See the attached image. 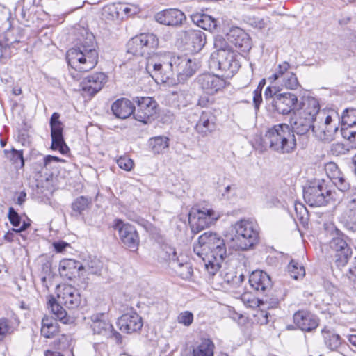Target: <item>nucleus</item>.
Segmentation results:
<instances>
[{"mask_svg":"<svg viewBox=\"0 0 356 356\" xmlns=\"http://www.w3.org/2000/svg\"><path fill=\"white\" fill-rule=\"evenodd\" d=\"M194 252L202 259L206 270L214 275L227 256L224 240L216 233L205 232L198 238L193 247Z\"/></svg>","mask_w":356,"mask_h":356,"instance_id":"f257e3e1","label":"nucleus"},{"mask_svg":"<svg viewBox=\"0 0 356 356\" xmlns=\"http://www.w3.org/2000/svg\"><path fill=\"white\" fill-rule=\"evenodd\" d=\"M266 147L282 154H291L296 149V140L289 125L285 123L275 124L268 128L263 138Z\"/></svg>","mask_w":356,"mask_h":356,"instance_id":"f03ea898","label":"nucleus"},{"mask_svg":"<svg viewBox=\"0 0 356 356\" xmlns=\"http://www.w3.org/2000/svg\"><path fill=\"white\" fill-rule=\"evenodd\" d=\"M232 241L237 250H247L259 241L258 227L252 221L242 219L232 226Z\"/></svg>","mask_w":356,"mask_h":356,"instance_id":"7ed1b4c3","label":"nucleus"},{"mask_svg":"<svg viewBox=\"0 0 356 356\" xmlns=\"http://www.w3.org/2000/svg\"><path fill=\"white\" fill-rule=\"evenodd\" d=\"M241 55L228 47H220L211 54L209 66L220 70L223 76L232 78L239 70Z\"/></svg>","mask_w":356,"mask_h":356,"instance_id":"20e7f679","label":"nucleus"},{"mask_svg":"<svg viewBox=\"0 0 356 356\" xmlns=\"http://www.w3.org/2000/svg\"><path fill=\"white\" fill-rule=\"evenodd\" d=\"M92 46H76L67 51L68 65L79 72H88L98 63V51Z\"/></svg>","mask_w":356,"mask_h":356,"instance_id":"39448f33","label":"nucleus"},{"mask_svg":"<svg viewBox=\"0 0 356 356\" xmlns=\"http://www.w3.org/2000/svg\"><path fill=\"white\" fill-rule=\"evenodd\" d=\"M334 193L324 179H316L304 191V199L311 207H321L334 200Z\"/></svg>","mask_w":356,"mask_h":356,"instance_id":"423d86ee","label":"nucleus"},{"mask_svg":"<svg viewBox=\"0 0 356 356\" xmlns=\"http://www.w3.org/2000/svg\"><path fill=\"white\" fill-rule=\"evenodd\" d=\"M318 118L321 122L313 126L312 132L318 140L323 142L332 141L339 129V122L333 119L331 115H325V113H321Z\"/></svg>","mask_w":356,"mask_h":356,"instance_id":"0eeeda50","label":"nucleus"},{"mask_svg":"<svg viewBox=\"0 0 356 356\" xmlns=\"http://www.w3.org/2000/svg\"><path fill=\"white\" fill-rule=\"evenodd\" d=\"M134 102L137 108L134 113V118L143 124H149L154 120L156 114L157 103L149 97H136Z\"/></svg>","mask_w":356,"mask_h":356,"instance_id":"6e6552de","label":"nucleus"},{"mask_svg":"<svg viewBox=\"0 0 356 356\" xmlns=\"http://www.w3.org/2000/svg\"><path fill=\"white\" fill-rule=\"evenodd\" d=\"M174 74L176 73L179 83H184L195 74L197 65L195 60L187 56H174L170 58Z\"/></svg>","mask_w":356,"mask_h":356,"instance_id":"1a4fd4ad","label":"nucleus"},{"mask_svg":"<svg viewBox=\"0 0 356 356\" xmlns=\"http://www.w3.org/2000/svg\"><path fill=\"white\" fill-rule=\"evenodd\" d=\"M330 248L335 252V262L338 266H343L351 256L352 251L347 243L344 234L335 229L334 235L330 241Z\"/></svg>","mask_w":356,"mask_h":356,"instance_id":"9d476101","label":"nucleus"},{"mask_svg":"<svg viewBox=\"0 0 356 356\" xmlns=\"http://www.w3.org/2000/svg\"><path fill=\"white\" fill-rule=\"evenodd\" d=\"M90 327L95 334L100 335L106 339H113L117 343L122 342V336L114 330L111 324L105 318V314L103 313L95 314L91 316Z\"/></svg>","mask_w":356,"mask_h":356,"instance_id":"9b49d317","label":"nucleus"},{"mask_svg":"<svg viewBox=\"0 0 356 356\" xmlns=\"http://www.w3.org/2000/svg\"><path fill=\"white\" fill-rule=\"evenodd\" d=\"M60 116L58 113L54 112L50 118L51 149L52 150H58L62 154H66L70 151V149L64 140L63 134L64 126L59 120Z\"/></svg>","mask_w":356,"mask_h":356,"instance_id":"f8f14e48","label":"nucleus"},{"mask_svg":"<svg viewBox=\"0 0 356 356\" xmlns=\"http://www.w3.org/2000/svg\"><path fill=\"white\" fill-rule=\"evenodd\" d=\"M220 217L219 212L212 209L203 207L192 211L189 213V221L193 229H204L214 224Z\"/></svg>","mask_w":356,"mask_h":356,"instance_id":"ddd939ff","label":"nucleus"},{"mask_svg":"<svg viewBox=\"0 0 356 356\" xmlns=\"http://www.w3.org/2000/svg\"><path fill=\"white\" fill-rule=\"evenodd\" d=\"M113 228L118 232L120 240L127 247L133 250H137L140 239L134 226L117 219L115 220Z\"/></svg>","mask_w":356,"mask_h":356,"instance_id":"4468645a","label":"nucleus"},{"mask_svg":"<svg viewBox=\"0 0 356 356\" xmlns=\"http://www.w3.org/2000/svg\"><path fill=\"white\" fill-rule=\"evenodd\" d=\"M196 80L203 92L209 95L218 93L227 86L225 79L210 73L200 74Z\"/></svg>","mask_w":356,"mask_h":356,"instance_id":"2eb2a0df","label":"nucleus"},{"mask_svg":"<svg viewBox=\"0 0 356 356\" xmlns=\"http://www.w3.org/2000/svg\"><path fill=\"white\" fill-rule=\"evenodd\" d=\"M341 134L353 145H356V109H346L341 115Z\"/></svg>","mask_w":356,"mask_h":356,"instance_id":"dca6fc26","label":"nucleus"},{"mask_svg":"<svg viewBox=\"0 0 356 356\" xmlns=\"http://www.w3.org/2000/svg\"><path fill=\"white\" fill-rule=\"evenodd\" d=\"M107 82V76L103 72H97L84 77L80 83L83 92L89 96H94L99 92Z\"/></svg>","mask_w":356,"mask_h":356,"instance_id":"f3484780","label":"nucleus"},{"mask_svg":"<svg viewBox=\"0 0 356 356\" xmlns=\"http://www.w3.org/2000/svg\"><path fill=\"white\" fill-rule=\"evenodd\" d=\"M147 70L150 73L151 76L156 81L162 83L170 82L173 78L174 72L172 65H170V60L163 63H154L152 60H149L147 65Z\"/></svg>","mask_w":356,"mask_h":356,"instance_id":"a211bd4d","label":"nucleus"},{"mask_svg":"<svg viewBox=\"0 0 356 356\" xmlns=\"http://www.w3.org/2000/svg\"><path fill=\"white\" fill-rule=\"evenodd\" d=\"M297 103L296 95L291 92L278 93L271 102L274 110L282 115L290 113Z\"/></svg>","mask_w":356,"mask_h":356,"instance_id":"6ab92c4d","label":"nucleus"},{"mask_svg":"<svg viewBox=\"0 0 356 356\" xmlns=\"http://www.w3.org/2000/svg\"><path fill=\"white\" fill-rule=\"evenodd\" d=\"M143 325L142 318L134 311L122 314L118 320L119 329L128 334L140 330Z\"/></svg>","mask_w":356,"mask_h":356,"instance_id":"aec40b11","label":"nucleus"},{"mask_svg":"<svg viewBox=\"0 0 356 356\" xmlns=\"http://www.w3.org/2000/svg\"><path fill=\"white\" fill-rule=\"evenodd\" d=\"M156 20L162 24L177 26L181 25L186 20L184 13L178 9H167L158 13Z\"/></svg>","mask_w":356,"mask_h":356,"instance_id":"412c9836","label":"nucleus"},{"mask_svg":"<svg viewBox=\"0 0 356 356\" xmlns=\"http://www.w3.org/2000/svg\"><path fill=\"white\" fill-rule=\"evenodd\" d=\"M58 301L69 309H75L81 303V296L71 285L64 286L58 293Z\"/></svg>","mask_w":356,"mask_h":356,"instance_id":"4be33fe9","label":"nucleus"},{"mask_svg":"<svg viewBox=\"0 0 356 356\" xmlns=\"http://www.w3.org/2000/svg\"><path fill=\"white\" fill-rule=\"evenodd\" d=\"M249 283L252 289L261 293H268L272 287L270 276L264 271H253L249 277Z\"/></svg>","mask_w":356,"mask_h":356,"instance_id":"5701e85b","label":"nucleus"},{"mask_svg":"<svg viewBox=\"0 0 356 356\" xmlns=\"http://www.w3.org/2000/svg\"><path fill=\"white\" fill-rule=\"evenodd\" d=\"M216 116L211 111H202L195 126L197 132L203 137L210 135L216 130Z\"/></svg>","mask_w":356,"mask_h":356,"instance_id":"b1692460","label":"nucleus"},{"mask_svg":"<svg viewBox=\"0 0 356 356\" xmlns=\"http://www.w3.org/2000/svg\"><path fill=\"white\" fill-rule=\"evenodd\" d=\"M294 323L302 330L309 332L318 325V320L307 311H298L293 315Z\"/></svg>","mask_w":356,"mask_h":356,"instance_id":"393cba45","label":"nucleus"},{"mask_svg":"<svg viewBox=\"0 0 356 356\" xmlns=\"http://www.w3.org/2000/svg\"><path fill=\"white\" fill-rule=\"evenodd\" d=\"M314 121L303 116L302 114L298 113L291 118L290 127L293 131V134L296 133L298 135H305L310 129H313Z\"/></svg>","mask_w":356,"mask_h":356,"instance_id":"a878e982","label":"nucleus"},{"mask_svg":"<svg viewBox=\"0 0 356 356\" xmlns=\"http://www.w3.org/2000/svg\"><path fill=\"white\" fill-rule=\"evenodd\" d=\"M113 113L118 118L126 119L131 114L134 115L135 106L128 99L121 98L115 101L112 106Z\"/></svg>","mask_w":356,"mask_h":356,"instance_id":"bb28decb","label":"nucleus"},{"mask_svg":"<svg viewBox=\"0 0 356 356\" xmlns=\"http://www.w3.org/2000/svg\"><path fill=\"white\" fill-rule=\"evenodd\" d=\"M83 264L72 259H64L60 261L59 273L61 276L72 279L82 271Z\"/></svg>","mask_w":356,"mask_h":356,"instance_id":"cd10ccee","label":"nucleus"},{"mask_svg":"<svg viewBox=\"0 0 356 356\" xmlns=\"http://www.w3.org/2000/svg\"><path fill=\"white\" fill-rule=\"evenodd\" d=\"M38 265L40 270L39 277L40 281L44 286L48 288V284L53 278L51 259L46 256H41L38 259Z\"/></svg>","mask_w":356,"mask_h":356,"instance_id":"c85d7f7f","label":"nucleus"},{"mask_svg":"<svg viewBox=\"0 0 356 356\" xmlns=\"http://www.w3.org/2000/svg\"><path fill=\"white\" fill-rule=\"evenodd\" d=\"M319 110L320 106L318 100L314 97H308L302 102V107L298 113L314 122L317 114L321 113Z\"/></svg>","mask_w":356,"mask_h":356,"instance_id":"c756f323","label":"nucleus"},{"mask_svg":"<svg viewBox=\"0 0 356 356\" xmlns=\"http://www.w3.org/2000/svg\"><path fill=\"white\" fill-rule=\"evenodd\" d=\"M191 18L194 24L199 27L212 31L217 27V22L211 16L204 13H193Z\"/></svg>","mask_w":356,"mask_h":356,"instance_id":"7c9ffc66","label":"nucleus"},{"mask_svg":"<svg viewBox=\"0 0 356 356\" xmlns=\"http://www.w3.org/2000/svg\"><path fill=\"white\" fill-rule=\"evenodd\" d=\"M227 41L232 44H243L250 42V37L243 29L233 27L227 34Z\"/></svg>","mask_w":356,"mask_h":356,"instance_id":"2f4dec72","label":"nucleus"},{"mask_svg":"<svg viewBox=\"0 0 356 356\" xmlns=\"http://www.w3.org/2000/svg\"><path fill=\"white\" fill-rule=\"evenodd\" d=\"M148 146L153 154H163L169 147V138L165 136L152 137L148 140Z\"/></svg>","mask_w":356,"mask_h":356,"instance_id":"473e14b6","label":"nucleus"},{"mask_svg":"<svg viewBox=\"0 0 356 356\" xmlns=\"http://www.w3.org/2000/svg\"><path fill=\"white\" fill-rule=\"evenodd\" d=\"M214 343L209 339H202L200 342L193 347L192 356H213Z\"/></svg>","mask_w":356,"mask_h":356,"instance_id":"72a5a7b5","label":"nucleus"},{"mask_svg":"<svg viewBox=\"0 0 356 356\" xmlns=\"http://www.w3.org/2000/svg\"><path fill=\"white\" fill-rule=\"evenodd\" d=\"M111 13H115L116 17H119L120 15L124 13L127 16H132L138 13L140 8L135 4L117 3L113 4L108 8Z\"/></svg>","mask_w":356,"mask_h":356,"instance_id":"f704fd0d","label":"nucleus"},{"mask_svg":"<svg viewBox=\"0 0 356 356\" xmlns=\"http://www.w3.org/2000/svg\"><path fill=\"white\" fill-rule=\"evenodd\" d=\"M170 267L182 279H188L193 274V268L190 263L178 259L172 262Z\"/></svg>","mask_w":356,"mask_h":356,"instance_id":"c9c22d12","label":"nucleus"},{"mask_svg":"<svg viewBox=\"0 0 356 356\" xmlns=\"http://www.w3.org/2000/svg\"><path fill=\"white\" fill-rule=\"evenodd\" d=\"M58 332L56 319L44 317L42 321L41 334L46 338H52Z\"/></svg>","mask_w":356,"mask_h":356,"instance_id":"e433bc0d","label":"nucleus"},{"mask_svg":"<svg viewBox=\"0 0 356 356\" xmlns=\"http://www.w3.org/2000/svg\"><path fill=\"white\" fill-rule=\"evenodd\" d=\"M60 304L58 299L56 300L54 298L50 299L48 302L49 308L55 317L63 323H67L70 320V317Z\"/></svg>","mask_w":356,"mask_h":356,"instance_id":"4c0bfd02","label":"nucleus"},{"mask_svg":"<svg viewBox=\"0 0 356 356\" xmlns=\"http://www.w3.org/2000/svg\"><path fill=\"white\" fill-rule=\"evenodd\" d=\"M339 222L351 232H356V211H344L339 216Z\"/></svg>","mask_w":356,"mask_h":356,"instance_id":"58836bf2","label":"nucleus"},{"mask_svg":"<svg viewBox=\"0 0 356 356\" xmlns=\"http://www.w3.org/2000/svg\"><path fill=\"white\" fill-rule=\"evenodd\" d=\"M159 40L156 35L152 33H143L132 37L129 42L131 44H154Z\"/></svg>","mask_w":356,"mask_h":356,"instance_id":"ea45409f","label":"nucleus"},{"mask_svg":"<svg viewBox=\"0 0 356 356\" xmlns=\"http://www.w3.org/2000/svg\"><path fill=\"white\" fill-rule=\"evenodd\" d=\"M323 333L325 346L332 351L337 350L342 343L341 337L331 332L323 331Z\"/></svg>","mask_w":356,"mask_h":356,"instance_id":"a19ab883","label":"nucleus"},{"mask_svg":"<svg viewBox=\"0 0 356 356\" xmlns=\"http://www.w3.org/2000/svg\"><path fill=\"white\" fill-rule=\"evenodd\" d=\"M172 94L176 96L175 99L177 100V106L179 108L186 107L193 103V96L188 90H179Z\"/></svg>","mask_w":356,"mask_h":356,"instance_id":"79ce46f5","label":"nucleus"},{"mask_svg":"<svg viewBox=\"0 0 356 356\" xmlns=\"http://www.w3.org/2000/svg\"><path fill=\"white\" fill-rule=\"evenodd\" d=\"M19 321L17 320L15 323H13L6 318L0 319V341L3 340L5 337L12 333L15 330V326L18 325Z\"/></svg>","mask_w":356,"mask_h":356,"instance_id":"37998d69","label":"nucleus"},{"mask_svg":"<svg viewBox=\"0 0 356 356\" xmlns=\"http://www.w3.org/2000/svg\"><path fill=\"white\" fill-rule=\"evenodd\" d=\"M288 272L290 276L294 280L302 278L305 275L304 267L298 262L291 260L288 266Z\"/></svg>","mask_w":356,"mask_h":356,"instance_id":"c03bdc74","label":"nucleus"},{"mask_svg":"<svg viewBox=\"0 0 356 356\" xmlns=\"http://www.w3.org/2000/svg\"><path fill=\"white\" fill-rule=\"evenodd\" d=\"M91 204L90 199L84 196L77 197L72 204L73 211L81 214L83 211L88 208Z\"/></svg>","mask_w":356,"mask_h":356,"instance_id":"a18cd8bd","label":"nucleus"},{"mask_svg":"<svg viewBox=\"0 0 356 356\" xmlns=\"http://www.w3.org/2000/svg\"><path fill=\"white\" fill-rule=\"evenodd\" d=\"M344 211H356V187H353L346 195Z\"/></svg>","mask_w":356,"mask_h":356,"instance_id":"49530a36","label":"nucleus"},{"mask_svg":"<svg viewBox=\"0 0 356 356\" xmlns=\"http://www.w3.org/2000/svg\"><path fill=\"white\" fill-rule=\"evenodd\" d=\"M282 79V85L287 89L296 90L299 86V82L295 73L291 72L287 76H284Z\"/></svg>","mask_w":356,"mask_h":356,"instance_id":"de8ad7c7","label":"nucleus"},{"mask_svg":"<svg viewBox=\"0 0 356 356\" xmlns=\"http://www.w3.org/2000/svg\"><path fill=\"white\" fill-rule=\"evenodd\" d=\"M289 63L286 61L283 62L278 65L276 72L270 77V79H273V80L283 79L284 76H287L288 74L291 72L289 71Z\"/></svg>","mask_w":356,"mask_h":356,"instance_id":"09e8293b","label":"nucleus"},{"mask_svg":"<svg viewBox=\"0 0 356 356\" xmlns=\"http://www.w3.org/2000/svg\"><path fill=\"white\" fill-rule=\"evenodd\" d=\"M162 252L163 254V257L165 258V259L169 261L170 266H172V262H173L174 261H177L178 259H179L175 248L170 245H168L167 244L163 245L162 248Z\"/></svg>","mask_w":356,"mask_h":356,"instance_id":"8fccbe9b","label":"nucleus"},{"mask_svg":"<svg viewBox=\"0 0 356 356\" xmlns=\"http://www.w3.org/2000/svg\"><path fill=\"white\" fill-rule=\"evenodd\" d=\"M325 171L332 181L342 175L337 164L332 162L328 163L325 165Z\"/></svg>","mask_w":356,"mask_h":356,"instance_id":"3c124183","label":"nucleus"},{"mask_svg":"<svg viewBox=\"0 0 356 356\" xmlns=\"http://www.w3.org/2000/svg\"><path fill=\"white\" fill-rule=\"evenodd\" d=\"M102 269V264L98 260H92L83 265L82 271L86 272L88 274L97 275L99 274Z\"/></svg>","mask_w":356,"mask_h":356,"instance_id":"603ef678","label":"nucleus"},{"mask_svg":"<svg viewBox=\"0 0 356 356\" xmlns=\"http://www.w3.org/2000/svg\"><path fill=\"white\" fill-rule=\"evenodd\" d=\"M332 183L338 188L339 190L342 192H346V194L352 188L343 174L339 177H337Z\"/></svg>","mask_w":356,"mask_h":356,"instance_id":"864d4df0","label":"nucleus"},{"mask_svg":"<svg viewBox=\"0 0 356 356\" xmlns=\"http://www.w3.org/2000/svg\"><path fill=\"white\" fill-rule=\"evenodd\" d=\"M177 321L185 326H190L193 321V314L189 311L182 312L178 315Z\"/></svg>","mask_w":356,"mask_h":356,"instance_id":"5fc2aeb1","label":"nucleus"},{"mask_svg":"<svg viewBox=\"0 0 356 356\" xmlns=\"http://www.w3.org/2000/svg\"><path fill=\"white\" fill-rule=\"evenodd\" d=\"M190 38L194 44H206V35L202 31H193L190 33Z\"/></svg>","mask_w":356,"mask_h":356,"instance_id":"6e6d98bb","label":"nucleus"},{"mask_svg":"<svg viewBox=\"0 0 356 356\" xmlns=\"http://www.w3.org/2000/svg\"><path fill=\"white\" fill-rule=\"evenodd\" d=\"M64 159H62L59 157L47 155L43 159L44 166L48 169H52L56 168L55 164H57L59 162H65Z\"/></svg>","mask_w":356,"mask_h":356,"instance_id":"4d7b16f0","label":"nucleus"},{"mask_svg":"<svg viewBox=\"0 0 356 356\" xmlns=\"http://www.w3.org/2000/svg\"><path fill=\"white\" fill-rule=\"evenodd\" d=\"M118 166L126 171H130L134 166L133 161L127 156H120L117 160Z\"/></svg>","mask_w":356,"mask_h":356,"instance_id":"13d9d810","label":"nucleus"},{"mask_svg":"<svg viewBox=\"0 0 356 356\" xmlns=\"http://www.w3.org/2000/svg\"><path fill=\"white\" fill-rule=\"evenodd\" d=\"M7 157L9 158L13 163H16L20 161L21 165H22V150H16L12 148L10 151L7 149L4 150Z\"/></svg>","mask_w":356,"mask_h":356,"instance_id":"bf43d9fd","label":"nucleus"},{"mask_svg":"<svg viewBox=\"0 0 356 356\" xmlns=\"http://www.w3.org/2000/svg\"><path fill=\"white\" fill-rule=\"evenodd\" d=\"M348 149L341 143H336L331 145L330 152L334 156L343 155L347 153Z\"/></svg>","mask_w":356,"mask_h":356,"instance_id":"052dcab7","label":"nucleus"},{"mask_svg":"<svg viewBox=\"0 0 356 356\" xmlns=\"http://www.w3.org/2000/svg\"><path fill=\"white\" fill-rule=\"evenodd\" d=\"M8 219L10 222V223L15 226L17 227L21 221V218L19 215L15 211V209L13 207L9 208L8 211Z\"/></svg>","mask_w":356,"mask_h":356,"instance_id":"680f3d73","label":"nucleus"},{"mask_svg":"<svg viewBox=\"0 0 356 356\" xmlns=\"http://www.w3.org/2000/svg\"><path fill=\"white\" fill-rule=\"evenodd\" d=\"M21 232H22V226L19 229H13L5 235V238L8 241H13L15 239L19 241V238L16 237V235Z\"/></svg>","mask_w":356,"mask_h":356,"instance_id":"e2e57ef3","label":"nucleus"},{"mask_svg":"<svg viewBox=\"0 0 356 356\" xmlns=\"http://www.w3.org/2000/svg\"><path fill=\"white\" fill-rule=\"evenodd\" d=\"M262 102V96L261 92H259V90L254 91L253 96V104L256 111H257L259 108L261 103Z\"/></svg>","mask_w":356,"mask_h":356,"instance_id":"0e129e2a","label":"nucleus"},{"mask_svg":"<svg viewBox=\"0 0 356 356\" xmlns=\"http://www.w3.org/2000/svg\"><path fill=\"white\" fill-rule=\"evenodd\" d=\"M346 275L350 281L356 283V258L355 259L353 266L349 268Z\"/></svg>","mask_w":356,"mask_h":356,"instance_id":"69168bd1","label":"nucleus"},{"mask_svg":"<svg viewBox=\"0 0 356 356\" xmlns=\"http://www.w3.org/2000/svg\"><path fill=\"white\" fill-rule=\"evenodd\" d=\"M295 211L298 216H300V219L304 218V215L307 214V209L305 206L301 203L295 204Z\"/></svg>","mask_w":356,"mask_h":356,"instance_id":"338daca9","label":"nucleus"},{"mask_svg":"<svg viewBox=\"0 0 356 356\" xmlns=\"http://www.w3.org/2000/svg\"><path fill=\"white\" fill-rule=\"evenodd\" d=\"M276 95H278V93H276L275 90H273L271 87L268 86L266 88L264 91V97L266 101L272 99L273 100V98L275 97Z\"/></svg>","mask_w":356,"mask_h":356,"instance_id":"774afa93","label":"nucleus"}]
</instances>
